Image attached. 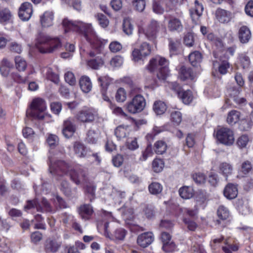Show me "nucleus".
<instances>
[{"mask_svg":"<svg viewBox=\"0 0 253 253\" xmlns=\"http://www.w3.org/2000/svg\"><path fill=\"white\" fill-rule=\"evenodd\" d=\"M167 147V143L163 140H158L154 145V151L158 155H162L165 153Z\"/></svg>","mask_w":253,"mask_h":253,"instance_id":"2f4dec72","label":"nucleus"},{"mask_svg":"<svg viewBox=\"0 0 253 253\" xmlns=\"http://www.w3.org/2000/svg\"><path fill=\"white\" fill-rule=\"evenodd\" d=\"M163 187L161 184L157 182L151 183L148 186L149 192L152 195H158L161 193Z\"/></svg>","mask_w":253,"mask_h":253,"instance_id":"e433bc0d","label":"nucleus"},{"mask_svg":"<svg viewBox=\"0 0 253 253\" xmlns=\"http://www.w3.org/2000/svg\"><path fill=\"white\" fill-rule=\"evenodd\" d=\"M166 103L162 101H156L153 105V110L157 115L163 114L167 110Z\"/></svg>","mask_w":253,"mask_h":253,"instance_id":"473e14b6","label":"nucleus"},{"mask_svg":"<svg viewBox=\"0 0 253 253\" xmlns=\"http://www.w3.org/2000/svg\"><path fill=\"white\" fill-rule=\"evenodd\" d=\"M179 77L182 81L194 78L191 69L184 66H181L179 70Z\"/></svg>","mask_w":253,"mask_h":253,"instance_id":"a878e982","label":"nucleus"},{"mask_svg":"<svg viewBox=\"0 0 253 253\" xmlns=\"http://www.w3.org/2000/svg\"><path fill=\"white\" fill-rule=\"evenodd\" d=\"M184 43L186 46L189 47H191L194 45V39L192 33H187L184 36Z\"/></svg>","mask_w":253,"mask_h":253,"instance_id":"13d9d810","label":"nucleus"},{"mask_svg":"<svg viewBox=\"0 0 253 253\" xmlns=\"http://www.w3.org/2000/svg\"><path fill=\"white\" fill-rule=\"evenodd\" d=\"M217 214L220 219L224 220L229 218L230 212L227 208L220 206L217 209Z\"/></svg>","mask_w":253,"mask_h":253,"instance_id":"58836bf2","label":"nucleus"},{"mask_svg":"<svg viewBox=\"0 0 253 253\" xmlns=\"http://www.w3.org/2000/svg\"><path fill=\"white\" fill-rule=\"evenodd\" d=\"M126 233L127 231L124 229L121 228H118L115 230L113 236L111 235V239H113V237H114L116 240H124L126 236Z\"/></svg>","mask_w":253,"mask_h":253,"instance_id":"37998d69","label":"nucleus"},{"mask_svg":"<svg viewBox=\"0 0 253 253\" xmlns=\"http://www.w3.org/2000/svg\"><path fill=\"white\" fill-rule=\"evenodd\" d=\"M133 5L135 7L136 10L142 12L145 7V0H134Z\"/></svg>","mask_w":253,"mask_h":253,"instance_id":"6e6d98bb","label":"nucleus"},{"mask_svg":"<svg viewBox=\"0 0 253 253\" xmlns=\"http://www.w3.org/2000/svg\"><path fill=\"white\" fill-rule=\"evenodd\" d=\"M74 119L69 118L63 122L62 133L66 138L71 137L76 131Z\"/></svg>","mask_w":253,"mask_h":253,"instance_id":"ddd939ff","label":"nucleus"},{"mask_svg":"<svg viewBox=\"0 0 253 253\" xmlns=\"http://www.w3.org/2000/svg\"><path fill=\"white\" fill-rule=\"evenodd\" d=\"M123 63V59L119 56H116L110 61V65L114 67L121 66Z\"/></svg>","mask_w":253,"mask_h":253,"instance_id":"052dcab7","label":"nucleus"},{"mask_svg":"<svg viewBox=\"0 0 253 253\" xmlns=\"http://www.w3.org/2000/svg\"><path fill=\"white\" fill-rule=\"evenodd\" d=\"M48 164L50 173L57 179L69 174L76 185H83L87 181L86 172L82 168H72L70 163L63 160L52 162L51 156L48 157Z\"/></svg>","mask_w":253,"mask_h":253,"instance_id":"f257e3e1","label":"nucleus"},{"mask_svg":"<svg viewBox=\"0 0 253 253\" xmlns=\"http://www.w3.org/2000/svg\"><path fill=\"white\" fill-rule=\"evenodd\" d=\"M80 87L85 93L89 92L92 88V83L90 78L87 76H83L79 81Z\"/></svg>","mask_w":253,"mask_h":253,"instance_id":"393cba45","label":"nucleus"},{"mask_svg":"<svg viewBox=\"0 0 253 253\" xmlns=\"http://www.w3.org/2000/svg\"><path fill=\"white\" fill-rule=\"evenodd\" d=\"M62 24L65 33L73 31L82 34L88 42L94 44L96 42L97 46L99 47L103 43L99 39L90 24L81 21H74L65 18L63 20Z\"/></svg>","mask_w":253,"mask_h":253,"instance_id":"f03ea898","label":"nucleus"},{"mask_svg":"<svg viewBox=\"0 0 253 253\" xmlns=\"http://www.w3.org/2000/svg\"><path fill=\"white\" fill-rule=\"evenodd\" d=\"M240 91L239 89H230L229 90V96L230 98L227 99L226 100L225 104L224 105V107L226 108L228 105V104H229L230 102V99H232L233 101H234V98H238L239 96V95L240 94Z\"/></svg>","mask_w":253,"mask_h":253,"instance_id":"8fccbe9b","label":"nucleus"},{"mask_svg":"<svg viewBox=\"0 0 253 253\" xmlns=\"http://www.w3.org/2000/svg\"><path fill=\"white\" fill-rule=\"evenodd\" d=\"M233 166L229 163L223 162L221 163L219 166V172L224 177H227L232 173Z\"/></svg>","mask_w":253,"mask_h":253,"instance_id":"bb28decb","label":"nucleus"},{"mask_svg":"<svg viewBox=\"0 0 253 253\" xmlns=\"http://www.w3.org/2000/svg\"><path fill=\"white\" fill-rule=\"evenodd\" d=\"M10 50L18 54H20L22 51V45L16 42H12L9 46Z\"/></svg>","mask_w":253,"mask_h":253,"instance_id":"e2e57ef3","label":"nucleus"},{"mask_svg":"<svg viewBox=\"0 0 253 253\" xmlns=\"http://www.w3.org/2000/svg\"><path fill=\"white\" fill-rule=\"evenodd\" d=\"M36 46L42 53H51L59 50L62 46L61 39L45 33H40L37 36Z\"/></svg>","mask_w":253,"mask_h":253,"instance_id":"7ed1b4c3","label":"nucleus"},{"mask_svg":"<svg viewBox=\"0 0 253 253\" xmlns=\"http://www.w3.org/2000/svg\"><path fill=\"white\" fill-rule=\"evenodd\" d=\"M124 158L121 155L118 154L113 157L112 162L114 166L116 167H120L123 163Z\"/></svg>","mask_w":253,"mask_h":253,"instance_id":"338daca9","label":"nucleus"},{"mask_svg":"<svg viewBox=\"0 0 253 253\" xmlns=\"http://www.w3.org/2000/svg\"><path fill=\"white\" fill-rule=\"evenodd\" d=\"M240 113L236 110H232L228 114L227 122L231 125L236 124L240 119Z\"/></svg>","mask_w":253,"mask_h":253,"instance_id":"f704fd0d","label":"nucleus"},{"mask_svg":"<svg viewBox=\"0 0 253 253\" xmlns=\"http://www.w3.org/2000/svg\"><path fill=\"white\" fill-rule=\"evenodd\" d=\"M12 16L10 10L7 8H4L0 11V22L5 23L10 19Z\"/></svg>","mask_w":253,"mask_h":253,"instance_id":"ea45409f","label":"nucleus"},{"mask_svg":"<svg viewBox=\"0 0 253 253\" xmlns=\"http://www.w3.org/2000/svg\"><path fill=\"white\" fill-rule=\"evenodd\" d=\"M99 39L103 43L100 47L97 46V43L96 42H95L94 44L89 42L92 48L96 50V52H94V51H90L89 52V56L93 57V58L88 60L87 62V65L93 69H98L102 66L104 64L102 58L99 53L101 51L103 46L107 43V41L101 40L99 38Z\"/></svg>","mask_w":253,"mask_h":253,"instance_id":"423d86ee","label":"nucleus"},{"mask_svg":"<svg viewBox=\"0 0 253 253\" xmlns=\"http://www.w3.org/2000/svg\"><path fill=\"white\" fill-rule=\"evenodd\" d=\"M202 56L199 51H194L189 55V60L193 66H196L202 61Z\"/></svg>","mask_w":253,"mask_h":253,"instance_id":"c9c22d12","label":"nucleus"},{"mask_svg":"<svg viewBox=\"0 0 253 253\" xmlns=\"http://www.w3.org/2000/svg\"><path fill=\"white\" fill-rule=\"evenodd\" d=\"M170 119L175 125H178L182 121V114L179 111H174L171 113Z\"/></svg>","mask_w":253,"mask_h":253,"instance_id":"a18cd8bd","label":"nucleus"},{"mask_svg":"<svg viewBox=\"0 0 253 253\" xmlns=\"http://www.w3.org/2000/svg\"><path fill=\"white\" fill-rule=\"evenodd\" d=\"M161 238L163 244L162 249L165 252L169 253L175 250V244L171 240V236L169 233L162 232Z\"/></svg>","mask_w":253,"mask_h":253,"instance_id":"2eb2a0df","label":"nucleus"},{"mask_svg":"<svg viewBox=\"0 0 253 253\" xmlns=\"http://www.w3.org/2000/svg\"><path fill=\"white\" fill-rule=\"evenodd\" d=\"M229 68V63L227 61H223L219 65L218 71L221 74H225Z\"/></svg>","mask_w":253,"mask_h":253,"instance_id":"69168bd1","label":"nucleus"},{"mask_svg":"<svg viewBox=\"0 0 253 253\" xmlns=\"http://www.w3.org/2000/svg\"><path fill=\"white\" fill-rule=\"evenodd\" d=\"M47 107L45 101L41 98H36L31 102L30 108L27 111L28 117H31L38 120H42L44 117V113Z\"/></svg>","mask_w":253,"mask_h":253,"instance_id":"39448f33","label":"nucleus"},{"mask_svg":"<svg viewBox=\"0 0 253 253\" xmlns=\"http://www.w3.org/2000/svg\"><path fill=\"white\" fill-rule=\"evenodd\" d=\"M97 117V112L91 108L83 109L77 115V119L83 123H91Z\"/></svg>","mask_w":253,"mask_h":253,"instance_id":"f8f14e48","label":"nucleus"},{"mask_svg":"<svg viewBox=\"0 0 253 253\" xmlns=\"http://www.w3.org/2000/svg\"><path fill=\"white\" fill-rule=\"evenodd\" d=\"M195 8L190 10V13L191 18L194 23H197L199 17L202 14L204 7L202 4L200 3L197 0L195 1Z\"/></svg>","mask_w":253,"mask_h":253,"instance_id":"4be33fe9","label":"nucleus"},{"mask_svg":"<svg viewBox=\"0 0 253 253\" xmlns=\"http://www.w3.org/2000/svg\"><path fill=\"white\" fill-rule=\"evenodd\" d=\"M145 106L146 101L144 97L140 94H137L126 103V108L129 113L135 114L142 111Z\"/></svg>","mask_w":253,"mask_h":253,"instance_id":"6e6552de","label":"nucleus"},{"mask_svg":"<svg viewBox=\"0 0 253 253\" xmlns=\"http://www.w3.org/2000/svg\"><path fill=\"white\" fill-rule=\"evenodd\" d=\"M253 169L251 162L249 161H245L241 165V171L244 174L249 173Z\"/></svg>","mask_w":253,"mask_h":253,"instance_id":"3c124183","label":"nucleus"},{"mask_svg":"<svg viewBox=\"0 0 253 253\" xmlns=\"http://www.w3.org/2000/svg\"><path fill=\"white\" fill-rule=\"evenodd\" d=\"M98 138V135L93 130H89L87 133L86 141L89 143H96Z\"/></svg>","mask_w":253,"mask_h":253,"instance_id":"09e8293b","label":"nucleus"},{"mask_svg":"<svg viewBox=\"0 0 253 253\" xmlns=\"http://www.w3.org/2000/svg\"><path fill=\"white\" fill-rule=\"evenodd\" d=\"M115 98L118 102H124L126 99V92L125 89L122 87L118 88L116 93Z\"/></svg>","mask_w":253,"mask_h":253,"instance_id":"c03bdc74","label":"nucleus"},{"mask_svg":"<svg viewBox=\"0 0 253 253\" xmlns=\"http://www.w3.org/2000/svg\"><path fill=\"white\" fill-rule=\"evenodd\" d=\"M168 28L170 31H181L183 29V25L179 19L172 18L169 21Z\"/></svg>","mask_w":253,"mask_h":253,"instance_id":"c85d7f7f","label":"nucleus"},{"mask_svg":"<svg viewBox=\"0 0 253 253\" xmlns=\"http://www.w3.org/2000/svg\"><path fill=\"white\" fill-rule=\"evenodd\" d=\"M238 191L237 185L228 183L225 187L223 191L224 196L228 199L235 198L238 195Z\"/></svg>","mask_w":253,"mask_h":253,"instance_id":"5701e85b","label":"nucleus"},{"mask_svg":"<svg viewBox=\"0 0 253 253\" xmlns=\"http://www.w3.org/2000/svg\"><path fill=\"white\" fill-rule=\"evenodd\" d=\"M169 42L170 52L172 54H175L180 45V40L178 39H169Z\"/></svg>","mask_w":253,"mask_h":253,"instance_id":"a19ab883","label":"nucleus"},{"mask_svg":"<svg viewBox=\"0 0 253 253\" xmlns=\"http://www.w3.org/2000/svg\"><path fill=\"white\" fill-rule=\"evenodd\" d=\"M46 78L47 79L50 80L51 81L55 83H58L59 82V77L58 75L54 73L51 69L48 68L47 69L46 72Z\"/></svg>","mask_w":253,"mask_h":253,"instance_id":"603ef678","label":"nucleus"},{"mask_svg":"<svg viewBox=\"0 0 253 253\" xmlns=\"http://www.w3.org/2000/svg\"><path fill=\"white\" fill-rule=\"evenodd\" d=\"M98 81L101 86H106L110 84L112 81V79L109 76L105 75L99 77Z\"/></svg>","mask_w":253,"mask_h":253,"instance_id":"680f3d73","label":"nucleus"},{"mask_svg":"<svg viewBox=\"0 0 253 253\" xmlns=\"http://www.w3.org/2000/svg\"><path fill=\"white\" fill-rule=\"evenodd\" d=\"M216 138L217 141L226 146L232 145L235 141L233 131L228 127H221L217 130Z\"/></svg>","mask_w":253,"mask_h":253,"instance_id":"1a4fd4ad","label":"nucleus"},{"mask_svg":"<svg viewBox=\"0 0 253 253\" xmlns=\"http://www.w3.org/2000/svg\"><path fill=\"white\" fill-rule=\"evenodd\" d=\"M252 37L250 29L246 26H242L239 29L238 38L243 43L248 42Z\"/></svg>","mask_w":253,"mask_h":253,"instance_id":"412c9836","label":"nucleus"},{"mask_svg":"<svg viewBox=\"0 0 253 253\" xmlns=\"http://www.w3.org/2000/svg\"><path fill=\"white\" fill-rule=\"evenodd\" d=\"M164 163L161 159H156L152 163V168L156 172H159L163 169Z\"/></svg>","mask_w":253,"mask_h":253,"instance_id":"de8ad7c7","label":"nucleus"},{"mask_svg":"<svg viewBox=\"0 0 253 253\" xmlns=\"http://www.w3.org/2000/svg\"><path fill=\"white\" fill-rule=\"evenodd\" d=\"M172 88L178 91V96L185 104H190L193 100V95L190 90L178 91L180 86L177 83H172Z\"/></svg>","mask_w":253,"mask_h":253,"instance_id":"a211bd4d","label":"nucleus"},{"mask_svg":"<svg viewBox=\"0 0 253 253\" xmlns=\"http://www.w3.org/2000/svg\"><path fill=\"white\" fill-rule=\"evenodd\" d=\"M99 25L103 28L107 27L109 24V21L107 17L102 13H97L95 16Z\"/></svg>","mask_w":253,"mask_h":253,"instance_id":"79ce46f5","label":"nucleus"},{"mask_svg":"<svg viewBox=\"0 0 253 253\" xmlns=\"http://www.w3.org/2000/svg\"><path fill=\"white\" fill-rule=\"evenodd\" d=\"M179 194L182 198L188 199L194 195V190L191 187L184 186L179 189Z\"/></svg>","mask_w":253,"mask_h":253,"instance_id":"c756f323","label":"nucleus"},{"mask_svg":"<svg viewBox=\"0 0 253 253\" xmlns=\"http://www.w3.org/2000/svg\"><path fill=\"white\" fill-rule=\"evenodd\" d=\"M153 155L152 146L149 145L147 146L144 151L142 152V157L140 158L141 161H145L148 157Z\"/></svg>","mask_w":253,"mask_h":253,"instance_id":"bf43d9fd","label":"nucleus"},{"mask_svg":"<svg viewBox=\"0 0 253 253\" xmlns=\"http://www.w3.org/2000/svg\"><path fill=\"white\" fill-rule=\"evenodd\" d=\"M215 14L217 20L221 23H227L231 19V12L221 8L217 9Z\"/></svg>","mask_w":253,"mask_h":253,"instance_id":"aec40b11","label":"nucleus"},{"mask_svg":"<svg viewBox=\"0 0 253 253\" xmlns=\"http://www.w3.org/2000/svg\"><path fill=\"white\" fill-rule=\"evenodd\" d=\"M36 208L37 211L41 212H52V208L45 199H43L41 204H39L36 199L29 200L25 206V210H30Z\"/></svg>","mask_w":253,"mask_h":253,"instance_id":"9b49d317","label":"nucleus"},{"mask_svg":"<svg viewBox=\"0 0 253 253\" xmlns=\"http://www.w3.org/2000/svg\"><path fill=\"white\" fill-rule=\"evenodd\" d=\"M64 78L65 81L70 85H74L76 83L74 75L71 72H67L64 75Z\"/></svg>","mask_w":253,"mask_h":253,"instance_id":"864d4df0","label":"nucleus"},{"mask_svg":"<svg viewBox=\"0 0 253 253\" xmlns=\"http://www.w3.org/2000/svg\"><path fill=\"white\" fill-rule=\"evenodd\" d=\"M193 179L197 184H203L206 180L205 175L201 173H198L193 175Z\"/></svg>","mask_w":253,"mask_h":253,"instance_id":"774afa93","label":"nucleus"},{"mask_svg":"<svg viewBox=\"0 0 253 253\" xmlns=\"http://www.w3.org/2000/svg\"><path fill=\"white\" fill-rule=\"evenodd\" d=\"M151 53V47L149 43L143 42L139 47L134 48L131 52L132 60L134 62L143 61Z\"/></svg>","mask_w":253,"mask_h":253,"instance_id":"9d476101","label":"nucleus"},{"mask_svg":"<svg viewBox=\"0 0 253 253\" xmlns=\"http://www.w3.org/2000/svg\"><path fill=\"white\" fill-rule=\"evenodd\" d=\"M33 13L32 5L31 3L25 2L23 3L19 9V17L23 21H28Z\"/></svg>","mask_w":253,"mask_h":253,"instance_id":"4468645a","label":"nucleus"},{"mask_svg":"<svg viewBox=\"0 0 253 253\" xmlns=\"http://www.w3.org/2000/svg\"><path fill=\"white\" fill-rule=\"evenodd\" d=\"M168 65L169 61L166 58L157 56L150 60L147 69L151 72L157 71L158 78L165 80L169 74Z\"/></svg>","mask_w":253,"mask_h":253,"instance_id":"20e7f679","label":"nucleus"},{"mask_svg":"<svg viewBox=\"0 0 253 253\" xmlns=\"http://www.w3.org/2000/svg\"><path fill=\"white\" fill-rule=\"evenodd\" d=\"M249 142L248 136L243 135L239 137L237 141V144L239 147L242 148L246 146Z\"/></svg>","mask_w":253,"mask_h":253,"instance_id":"4d7b16f0","label":"nucleus"},{"mask_svg":"<svg viewBox=\"0 0 253 253\" xmlns=\"http://www.w3.org/2000/svg\"><path fill=\"white\" fill-rule=\"evenodd\" d=\"M50 109L53 113L58 115L62 109L61 104L57 102H52L50 104Z\"/></svg>","mask_w":253,"mask_h":253,"instance_id":"0e129e2a","label":"nucleus"},{"mask_svg":"<svg viewBox=\"0 0 253 253\" xmlns=\"http://www.w3.org/2000/svg\"><path fill=\"white\" fill-rule=\"evenodd\" d=\"M53 13L51 11H45L41 16L40 22L42 27H48L52 25Z\"/></svg>","mask_w":253,"mask_h":253,"instance_id":"b1692460","label":"nucleus"},{"mask_svg":"<svg viewBox=\"0 0 253 253\" xmlns=\"http://www.w3.org/2000/svg\"><path fill=\"white\" fill-rule=\"evenodd\" d=\"M85 194L92 202L95 198V187L93 186L87 185L85 188Z\"/></svg>","mask_w":253,"mask_h":253,"instance_id":"49530a36","label":"nucleus"},{"mask_svg":"<svg viewBox=\"0 0 253 253\" xmlns=\"http://www.w3.org/2000/svg\"><path fill=\"white\" fill-rule=\"evenodd\" d=\"M128 126L120 125L115 130V134L118 139L125 138L127 131Z\"/></svg>","mask_w":253,"mask_h":253,"instance_id":"4c0bfd02","label":"nucleus"},{"mask_svg":"<svg viewBox=\"0 0 253 253\" xmlns=\"http://www.w3.org/2000/svg\"><path fill=\"white\" fill-rule=\"evenodd\" d=\"M94 211L90 204H84L81 205L78 208V213L82 219L89 220L93 215Z\"/></svg>","mask_w":253,"mask_h":253,"instance_id":"dca6fc26","label":"nucleus"},{"mask_svg":"<svg viewBox=\"0 0 253 253\" xmlns=\"http://www.w3.org/2000/svg\"><path fill=\"white\" fill-rule=\"evenodd\" d=\"M154 240L152 232H145L139 235L137 238V244L143 248H145L150 245Z\"/></svg>","mask_w":253,"mask_h":253,"instance_id":"6ab92c4d","label":"nucleus"},{"mask_svg":"<svg viewBox=\"0 0 253 253\" xmlns=\"http://www.w3.org/2000/svg\"><path fill=\"white\" fill-rule=\"evenodd\" d=\"M73 150L77 157L83 158L90 156V151L84 145L79 141H76L73 145Z\"/></svg>","mask_w":253,"mask_h":253,"instance_id":"f3484780","label":"nucleus"},{"mask_svg":"<svg viewBox=\"0 0 253 253\" xmlns=\"http://www.w3.org/2000/svg\"><path fill=\"white\" fill-rule=\"evenodd\" d=\"M123 29L124 33L127 35H131L133 31V26L131 19L129 17L124 18L123 24Z\"/></svg>","mask_w":253,"mask_h":253,"instance_id":"72a5a7b5","label":"nucleus"},{"mask_svg":"<svg viewBox=\"0 0 253 253\" xmlns=\"http://www.w3.org/2000/svg\"><path fill=\"white\" fill-rule=\"evenodd\" d=\"M161 25L158 21L152 20L145 28L138 25V32L139 34H144L148 40L154 41L157 37Z\"/></svg>","mask_w":253,"mask_h":253,"instance_id":"0eeeda50","label":"nucleus"},{"mask_svg":"<svg viewBox=\"0 0 253 253\" xmlns=\"http://www.w3.org/2000/svg\"><path fill=\"white\" fill-rule=\"evenodd\" d=\"M61 246V243L55 240H47L46 242L45 250L46 253L56 252Z\"/></svg>","mask_w":253,"mask_h":253,"instance_id":"cd10ccee","label":"nucleus"},{"mask_svg":"<svg viewBox=\"0 0 253 253\" xmlns=\"http://www.w3.org/2000/svg\"><path fill=\"white\" fill-rule=\"evenodd\" d=\"M122 45L118 42H111L109 44V49L111 52L116 53L122 49Z\"/></svg>","mask_w":253,"mask_h":253,"instance_id":"5fc2aeb1","label":"nucleus"},{"mask_svg":"<svg viewBox=\"0 0 253 253\" xmlns=\"http://www.w3.org/2000/svg\"><path fill=\"white\" fill-rule=\"evenodd\" d=\"M15 66L19 72L24 71L27 67V63L25 59L20 56H17L14 59Z\"/></svg>","mask_w":253,"mask_h":253,"instance_id":"7c9ffc66","label":"nucleus"}]
</instances>
